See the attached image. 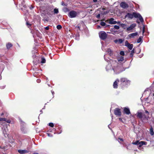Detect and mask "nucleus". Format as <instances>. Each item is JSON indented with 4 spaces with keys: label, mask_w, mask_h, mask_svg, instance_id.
I'll list each match as a JSON object with an SVG mask.
<instances>
[{
    "label": "nucleus",
    "mask_w": 154,
    "mask_h": 154,
    "mask_svg": "<svg viewBox=\"0 0 154 154\" xmlns=\"http://www.w3.org/2000/svg\"><path fill=\"white\" fill-rule=\"evenodd\" d=\"M125 18L128 17V18L132 19L133 17L135 18H138L141 22H143L144 20L141 15L139 13L133 12L132 14L128 13L125 16Z\"/></svg>",
    "instance_id": "1"
},
{
    "label": "nucleus",
    "mask_w": 154,
    "mask_h": 154,
    "mask_svg": "<svg viewBox=\"0 0 154 154\" xmlns=\"http://www.w3.org/2000/svg\"><path fill=\"white\" fill-rule=\"evenodd\" d=\"M120 81V84L119 85V86L120 88L122 89L127 88L128 86L130 84V81L126 78H121Z\"/></svg>",
    "instance_id": "2"
},
{
    "label": "nucleus",
    "mask_w": 154,
    "mask_h": 154,
    "mask_svg": "<svg viewBox=\"0 0 154 154\" xmlns=\"http://www.w3.org/2000/svg\"><path fill=\"white\" fill-rule=\"evenodd\" d=\"M137 116L144 123H146L148 122V119L146 116L141 112H137Z\"/></svg>",
    "instance_id": "3"
},
{
    "label": "nucleus",
    "mask_w": 154,
    "mask_h": 154,
    "mask_svg": "<svg viewBox=\"0 0 154 154\" xmlns=\"http://www.w3.org/2000/svg\"><path fill=\"white\" fill-rule=\"evenodd\" d=\"M99 34L100 38L102 40H104L107 38V34L104 31H100Z\"/></svg>",
    "instance_id": "4"
},
{
    "label": "nucleus",
    "mask_w": 154,
    "mask_h": 154,
    "mask_svg": "<svg viewBox=\"0 0 154 154\" xmlns=\"http://www.w3.org/2000/svg\"><path fill=\"white\" fill-rule=\"evenodd\" d=\"M77 12L73 10L70 11L68 14V16L71 18L75 17L77 16Z\"/></svg>",
    "instance_id": "5"
},
{
    "label": "nucleus",
    "mask_w": 154,
    "mask_h": 154,
    "mask_svg": "<svg viewBox=\"0 0 154 154\" xmlns=\"http://www.w3.org/2000/svg\"><path fill=\"white\" fill-rule=\"evenodd\" d=\"M114 114L118 116H120L122 114L120 109L118 108H116L114 110Z\"/></svg>",
    "instance_id": "6"
},
{
    "label": "nucleus",
    "mask_w": 154,
    "mask_h": 154,
    "mask_svg": "<svg viewBox=\"0 0 154 154\" xmlns=\"http://www.w3.org/2000/svg\"><path fill=\"white\" fill-rule=\"evenodd\" d=\"M120 6L123 9H126L129 7L128 5L125 2H122L120 4Z\"/></svg>",
    "instance_id": "7"
},
{
    "label": "nucleus",
    "mask_w": 154,
    "mask_h": 154,
    "mask_svg": "<svg viewBox=\"0 0 154 154\" xmlns=\"http://www.w3.org/2000/svg\"><path fill=\"white\" fill-rule=\"evenodd\" d=\"M20 122L21 130L22 131L24 132L25 128V123L21 119H20Z\"/></svg>",
    "instance_id": "8"
},
{
    "label": "nucleus",
    "mask_w": 154,
    "mask_h": 154,
    "mask_svg": "<svg viewBox=\"0 0 154 154\" xmlns=\"http://www.w3.org/2000/svg\"><path fill=\"white\" fill-rule=\"evenodd\" d=\"M125 45L130 50H132L133 47V44H130L127 40L125 42Z\"/></svg>",
    "instance_id": "9"
},
{
    "label": "nucleus",
    "mask_w": 154,
    "mask_h": 154,
    "mask_svg": "<svg viewBox=\"0 0 154 154\" xmlns=\"http://www.w3.org/2000/svg\"><path fill=\"white\" fill-rule=\"evenodd\" d=\"M108 21H109L108 23L110 24H115L117 23L116 21H115L113 18H111L105 21L106 22H107Z\"/></svg>",
    "instance_id": "10"
},
{
    "label": "nucleus",
    "mask_w": 154,
    "mask_h": 154,
    "mask_svg": "<svg viewBox=\"0 0 154 154\" xmlns=\"http://www.w3.org/2000/svg\"><path fill=\"white\" fill-rule=\"evenodd\" d=\"M123 113L127 115L131 114L129 109L128 108L124 107L123 109Z\"/></svg>",
    "instance_id": "11"
},
{
    "label": "nucleus",
    "mask_w": 154,
    "mask_h": 154,
    "mask_svg": "<svg viewBox=\"0 0 154 154\" xmlns=\"http://www.w3.org/2000/svg\"><path fill=\"white\" fill-rule=\"evenodd\" d=\"M119 80L118 79H117L114 82L113 85V86L114 88H118V83Z\"/></svg>",
    "instance_id": "12"
},
{
    "label": "nucleus",
    "mask_w": 154,
    "mask_h": 154,
    "mask_svg": "<svg viewBox=\"0 0 154 154\" xmlns=\"http://www.w3.org/2000/svg\"><path fill=\"white\" fill-rule=\"evenodd\" d=\"M117 59L118 62V63H122V62L124 60V57H123L122 56H120L118 57Z\"/></svg>",
    "instance_id": "13"
},
{
    "label": "nucleus",
    "mask_w": 154,
    "mask_h": 154,
    "mask_svg": "<svg viewBox=\"0 0 154 154\" xmlns=\"http://www.w3.org/2000/svg\"><path fill=\"white\" fill-rule=\"evenodd\" d=\"M136 26V24H131L129 27L127 28V31H130L132 29H133Z\"/></svg>",
    "instance_id": "14"
},
{
    "label": "nucleus",
    "mask_w": 154,
    "mask_h": 154,
    "mask_svg": "<svg viewBox=\"0 0 154 154\" xmlns=\"http://www.w3.org/2000/svg\"><path fill=\"white\" fill-rule=\"evenodd\" d=\"M137 35V32H136L130 34L128 35V36L130 38H134L135 36H136Z\"/></svg>",
    "instance_id": "15"
},
{
    "label": "nucleus",
    "mask_w": 154,
    "mask_h": 154,
    "mask_svg": "<svg viewBox=\"0 0 154 154\" xmlns=\"http://www.w3.org/2000/svg\"><path fill=\"white\" fill-rule=\"evenodd\" d=\"M147 144V143L146 142L143 141H141L140 142H139L138 145L139 147H141L143 145H146Z\"/></svg>",
    "instance_id": "16"
},
{
    "label": "nucleus",
    "mask_w": 154,
    "mask_h": 154,
    "mask_svg": "<svg viewBox=\"0 0 154 154\" xmlns=\"http://www.w3.org/2000/svg\"><path fill=\"white\" fill-rule=\"evenodd\" d=\"M47 14L49 16H51L53 14V11L51 9H48L47 10Z\"/></svg>",
    "instance_id": "17"
},
{
    "label": "nucleus",
    "mask_w": 154,
    "mask_h": 154,
    "mask_svg": "<svg viewBox=\"0 0 154 154\" xmlns=\"http://www.w3.org/2000/svg\"><path fill=\"white\" fill-rule=\"evenodd\" d=\"M19 153L21 154H24L28 152V151L25 150L19 149L18 151Z\"/></svg>",
    "instance_id": "18"
},
{
    "label": "nucleus",
    "mask_w": 154,
    "mask_h": 154,
    "mask_svg": "<svg viewBox=\"0 0 154 154\" xmlns=\"http://www.w3.org/2000/svg\"><path fill=\"white\" fill-rule=\"evenodd\" d=\"M6 46L7 49H9L13 46V45L11 43L8 42L7 43Z\"/></svg>",
    "instance_id": "19"
},
{
    "label": "nucleus",
    "mask_w": 154,
    "mask_h": 154,
    "mask_svg": "<svg viewBox=\"0 0 154 154\" xmlns=\"http://www.w3.org/2000/svg\"><path fill=\"white\" fill-rule=\"evenodd\" d=\"M150 133L151 136H153L154 134V132L153 131V128L152 126L151 127L150 129Z\"/></svg>",
    "instance_id": "20"
},
{
    "label": "nucleus",
    "mask_w": 154,
    "mask_h": 154,
    "mask_svg": "<svg viewBox=\"0 0 154 154\" xmlns=\"http://www.w3.org/2000/svg\"><path fill=\"white\" fill-rule=\"evenodd\" d=\"M134 53V48L131 51V53L130 54V56L131 57H132L133 56V54Z\"/></svg>",
    "instance_id": "21"
},
{
    "label": "nucleus",
    "mask_w": 154,
    "mask_h": 154,
    "mask_svg": "<svg viewBox=\"0 0 154 154\" xmlns=\"http://www.w3.org/2000/svg\"><path fill=\"white\" fill-rule=\"evenodd\" d=\"M54 13L55 14H57L59 13V11L58 9L54 8Z\"/></svg>",
    "instance_id": "22"
},
{
    "label": "nucleus",
    "mask_w": 154,
    "mask_h": 154,
    "mask_svg": "<svg viewBox=\"0 0 154 154\" xmlns=\"http://www.w3.org/2000/svg\"><path fill=\"white\" fill-rule=\"evenodd\" d=\"M139 142V140H137L135 142H133L132 143L134 145H138Z\"/></svg>",
    "instance_id": "23"
},
{
    "label": "nucleus",
    "mask_w": 154,
    "mask_h": 154,
    "mask_svg": "<svg viewBox=\"0 0 154 154\" xmlns=\"http://www.w3.org/2000/svg\"><path fill=\"white\" fill-rule=\"evenodd\" d=\"M142 40V37L140 36L139 37L138 39H137V42L138 43H140Z\"/></svg>",
    "instance_id": "24"
},
{
    "label": "nucleus",
    "mask_w": 154,
    "mask_h": 154,
    "mask_svg": "<svg viewBox=\"0 0 154 154\" xmlns=\"http://www.w3.org/2000/svg\"><path fill=\"white\" fill-rule=\"evenodd\" d=\"M41 62L42 63H45L46 62V60L44 57H42L41 58Z\"/></svg>",
    "instance_id": "25"
},
{
    "label": "nucleus",
    "mask_w": 154,
    "mask_h": 154,
    "mask_svg": "<svg viewBox=\"0 0 154 154\" xmlns=\"http://www.w3.org/2000/svg\"><path fill=\"white\" fill-rule=\"evenodd\" d=\"M62 28V26L60 25H58L57 26V28L58 30L61 29Z\"/></svg>",
    "instance_id": "26"
},
{
    "label": "nucleus",
    "mask_w": 154,
    "mask_h": 154,
    "mask_svg": "<svg viewBox=\"0 0 154 154\" xmlns=\"http://www.w3.org/2000/svg\"><path fill=\"white\" fill-rule=\"evenodd\" d=\"M124 40L122 39L119 38L118 39V42L119 43L121 44L123 42Z\"/></svg>",
    "instance_id": "27"
},
{
    "label": "nucleus",
    "mask_w": 154,
    "mask_h": 154,
    "mask_svg": "<svg viewBox=\"0 0 154 154\" xmlns=\"http://www.w3.org/2000/svg\"><path fill=\"white\" fill-rule=\"evenodd\" d=\"M100 25L102 26H104L106 25V23L103 22H101L100 23Z\"/></svg>",
    "instance_id": "28"
},
{
    "label": "nucleus",
    "mask_w": 154,
    "mask_h": 154,
    "mask_svg": "<svg viewBox=\"0 0 154 154\" xmlns=\"http://www.w3.org/2000/svg\"><path fill=\"white\" fill-rule=\"evenodd\" d=\"M120 54L122 56H124L125 55V53L123 51H121L120 52Z\"/></svg>",
    "instance_id": "29"
},
{
    "label": "nucleus",
    "mask_w": 154,
    "mask_h": 154,
    "mask_svg": "<svg viewBox=\"0 0 154 154\" xmlns=\"http://www.w3.org/2000/svg\"><path fill=\"white\" fill-rule=\"evenodd\" d=\"M49 125L51 127H53L54 126V125L52 123H50L49 124Z\"/></svg>",
    "instance_id": "30"
},
{
    "label": "nucleus",
    "mask_w": 154,
    "mask_h": 154,
    "mask_svg": "<svg viewBox=\"0 0 154 154\" xmlns=\"http://www.w3.org/2000/svg\"><path fill=\"white\" fill-rule=\"evenodd\" d=\"M114 28L116 29H119V26L117 25H115Z\"/></svg>",
    "instance_id": "31"
},
{
    "label": "nucleus",
    "mask_w": 154,
    "mask_h": 154,
    "mask_svg": "<svg viewBox=\"0 0 154 154\" xmlns=\"http://www.w3.org/2000/svg\"><path fill=\"white\" fill-rule=\"evenodd\" d=\"M126 26V25L122 23L121 24V26L122 27V28H125V27Z\"/></svg>",
    "instance_id": "32"
},
{
    "label": "nucleus",
    "mask_w": 154,
    "mask_h": 154,
    "mask_svg": "<svg viewBox=\"0 0 154 154\" xmlns=\"http://www.w3.org/2000/svg\"><path fill=\"white\" fill-rule=\"evenodd\" d=\"M42 20L45 22H48V20L47 18H43Z\"/></svg>",
    "instance_id": "33"
},
{
    "label": "nucleus",
    "mask_w": 154,
    "mask_h": 154,
    "mask_svg": "<svg viewBox=\"0 0 154 154\" xmlns=\"http://www.w3.org/2000/svg\"><path fill=\"white\" fill-rule=\"evenodd\" d=\"M47 134L48 136V137H52V135L50 133H47Z\"/></svg>",
    "instance_id": "34"
},
{
    "label": "nucleus",
    "mask_w": 154,
    "mask_h": 154,
    "mask_svg": "<svg viewBox=\"0 0 154 154\" xmlns=\"http://www.w3.org/2000/svg\"><path fill=\"white\" fill-rule=\"evenodd\" d=\"M26 25L27 26H31V24L29 23L28 22H26Z\"/></svg>",
    "instance_id": "35"
},
{
    "label": "nucleus",
    "mask_w": 154,
    "mask_h": 154,
    "mask_svg": "<svg viewBox=\"0 0 154 154\" xmlns=\"http://www.w3.org/2000/svg\"><path fill=\"white\" fill-rule=\"evenodd\" d=\"M96 17L97 19H100V14H98L97 15V16H96Z\"/></svg>",
    "instance_id": "36"
},
{
    "label": "nucleus",
    "mask_w": 154,
    "mask_h": 154,
    "mask_svg": "<svg viewBox=\"0 0 154 154\" xmlns=\"http://www.w3.org/2000/svg\"><path fill=\"white\" fill-rule=\"evenodd\" d=\"M6 122H7L8 123H11V121L10 120V119H8L7 120L6 119Z\"/></svg>",
    "instance_id": "37"
},
{
    "label": "nucleus",
    "mask_w": 154,
    "mask_h": 154,
    "mask_svg": "<svg viewBox=\"0 0 154 154\" xmlns=\"http://www.w3.org/2000/svg\"><path fill=\"white\" fill-rule=\"evenodd\" d=\"M45 29L46 30H49V26H47V27H45Z\"/></svg>",
    "instance_id": "38"
},
{
    "label": "nucleus",
    "mask_w": 154,
    "mask_h": 154,
    "mask_svg": "<svg viewBox=\"0 0 154 154\" xmlns=\"http://www.w3.org/2000/svg\"><path fill=\"white\" fill-rule=\"evenodd\" d=\"M118 139L120 141L123 142V140L122 138H118Z\"/></svg>",
    "instance_id": "39"
},
{
    "label": "nucleus",
    "mask_w": 154,
    "mask_h": 154,
    "mask_svg": "<svg viewBox=\"0 0 154 154\" xmlns=\"http://www.w3.org/2000/svg\"><path fill=\"white\" fill-rule=\"evenodd\" d=\"M144 31H145V28H144V27H143V31H142L143 33L144 32Z\"/></svg>",
    "instance_id": "40"
},
{
    "label": "nucleus",
    "mask_w": 154,
    "mask_h": 154,
    "mask_svg": "<svg viewBox=\"0 0 154 154\" xmlns=\"http://www.w3.org/2000/svg\"><path fill=\"white\" fill-rule=\"evenodd\" d=\"M6 119L5 118H3L2 121L6 122Z\"/></svg>",
    "instance_id": "41"
},
{
    "label": "nucleus",
    "mask_w": 154,
    "mask_h": 154,
    "mask_svg": "<svg viewBox=\"0 0 154 154\" xmlns=\"http://www.w3.org/2000/svg\"><path fill=\"white\" fill-rule=\"evenodd\" d=\"M107 50H108V52H109L110 51V52L111 51V49H108Z\"/></svg>",
    "instance_id": "42"
},
{
    "label": "nucleus",
    "mask_w": 154,
    "mask_h": 154,
    "mask_svg": "<svg viewBox=\"0 0 154 154\" xmlns=\"http://www.w3.org/2000/svg\"><path fill=\"white\" fill-rule=\"evenodd\" d=\"M114 42H115L116 43L117 42H118V40L116 39L115 40Z\"/></svg>",
    "instance_id": "43"
},
{
    "label": "nucleus",
    "mask_w": 154,
    "mask_h": 154,
    "mask_svg": "<svg viewBox=\"0 0 154 154\" xmlns=\"http://www.w3.org/2000/svg\"><path fill=\"white\" fill-rule=\"evenodd\" d=\"M37 82L38 83L40 82V80L39 79L37 80Z\"/></svg>",
    "instance_id": "44"
},
{
    "label": "nucleus",
    "mask_w": 154,
    "mask_h": 154,
    "mask_svg": "<svg viewBox=\"0 0 154 154\" xmlns=\"http://www.w3.org/2000/svg\"><path fill=\"white\" fill-rule=\"evenodd\" d=\"M145 112H146V113H148V114H149V112H148V111H147V110H146V111H145Z\"/></svg>",
    "instance_id": "45"
},
{
    "label": "nucleus",
    "mask_w": 154,
    "mask_h": 154,
    "mask_svg": "<svg viewBox=\"0 0 154 154\" xmlns=\"http://www.w3.org/2000/svg\"><path fill=\"white\" fill-rule=\"evenodd\" d=\"M3 120V118H0V121H2Z\"/></svg>",
    "instance_id": "46"
},
{
    "label": "nucleus",
    "mask_w": 154,
    "mask_h": 154,
    "mask_svg": "<svg viewBox=\"0 0 154 154\" xmlns=\"http://www.w3.org/2000/svg\"><path fill=\"white\" fill-rule=\"evenodd\" d=\"M44 0H36V1H38V2H40L41 1H43Z\"/></svg>",
    "instance_id": "47"
},
{
    "label": "nucleus",
    "mask_w": 154,
    "mask_h": 154,
    "mask_svg": "<svg viewBox=\"0 0 154 154\" xmlns=\"http://www.w3.org/2000/svg\"><path fill=\"white\" fill-rule=\"evenodd\" d=\"M97 0H93V2H97Z\"/></svg>",
    "instance_id": "48"
},
{
    "label": "nucleus",
    "mask_w": 154,
    "mask_h": 154,
    "mask_svg": "<svg viewBox=\"0 0 154 154\" xmlns=\"http://www.w3.org/2000/svg\"><path fill=\"white\" fill-rule=\"evenodd\" d=\"M33 154H39L37 152H35L33 153Z\"/></svg>",
    "instance_id": "49"
},
{
    "label": "nucleus",
    "mask_w": 154,
    "mask_h": 154,
    "mask_svg": "<svg viewBox=\"0 0 154 154\" xmlns=\"http://www.w3.org/2000/svg\"><path fill=\"white\" fill-rule=\"evenodd\" d=\"M102 10H105V8H102Z\"/></svg>",
    "instance_id": "50"
},
{
    "label": "nucleus",
    "mask_w": 154,
    "mask_h": 154,
    "mask_svg": "<svg viewBox=\"0 0 154 154\" xmlns=\"http://www.w3.org/2000/svg\"><path fill=\"white\" fill-rule=\"evenodd\" d=\"M109 25H106V27H109Z\"/></svg>",
    "instance_id": "51"
},
{
    "label": "nucleus",
    "mask_w": 154,
    "mask_h": 154,
    "mask_svg": "<svg viewBox=\"0 0 154 154\" xmlns=\"http://www.w3.org/2000/svg\"><path fill=\"white\" fill-rule=\"evenodd\" d=\"M136 22H137V23H140V22H138V21H137Z\"/></svg>",
    "instance_id": "52"
},
{
    "label": "nucleus",
    "mask_w": 154,
    "mask_h": 154,
    "mask_svg": "<svg viewBox=\"0 0 154 154\" xmlns=\"http://www.w3.org/2000/svg\"><path fill=\"white\" fill-rule=\"evenodd\" d=\"M3 115H4V113H2V114L1 115V116H2Z\"/></svg>",
    "instance_id": "53"
},
{
    "label": "nucleus",
    "mask_w": 154,
    "mask_h": 154,
    "mask_svg": "<svg viewBox=\"0 0 154 154\" xmlns=\"http://www.w3.org/2000/svg\"><path fill=\"white\" fill-rule=\"evenodd\" d=\"M119 120H120V121H121V120H122V119H121V118H119Z\"/></svg>",
    "instance_id": "54"
},
{
    "label": "nucleus",
    "mask_w": 154,
    "mask_h": 154,
    "mask_svg": "<svg viewBox=\"0 0 154 154\" xmlns=\"http://www.w3.org/2000/svg\"><path fill=\"white\" fill-rule=\"evenodd\" d=\"M3 133H4V135H5V134H6V133H5V132H4V131H3Z\"/></svg>",
    "instance_id": "55"
},
{
    "label": "nucleus",
    "mask_w": 154,
    "mask_h": 154,
    "mask_svg": "<svg viewBox=\"0 0 154 154\" xmlns=\"http://www.w3.org/2000/svg\"><path fill=\"white\" fill-rule=\"evenodd\" d=\"M98 27H100V26H98Z\"/></svg>",
    "instance_id": "56"
}]
</instances>
